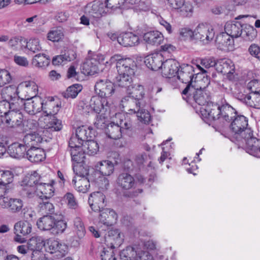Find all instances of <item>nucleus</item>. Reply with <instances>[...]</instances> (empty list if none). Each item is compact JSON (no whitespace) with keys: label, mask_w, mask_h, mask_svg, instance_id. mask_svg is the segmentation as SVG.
<instances>
[{"label":"nucleus","mask_w":260,"mask_h":260,"mask_svg":"<svg viewBox=\"0 0 260 260\" xmlns=\"http://www.w3.org/2000/svg\"><path fill=\"white\" fill-rule=\"evenodd\" d=\"M99 219L100 222L107 226H111L116 222L117 215L116 212L109 208L101 209Z\"/></svg>","instance_id":"b1692460"},{"label":"nucleus","mask_w":260,"mask_h":260,"mask_svg":"<svg viewBox=\"0 0 260 260\" xmlns=\"http://www.w3.org/2000/svg\"><path fill=\"white\" fill-rule=\"evenodd\" d=\"M105 3L109 13L117 9L125 8L124 0H105Z\"/></svg>","instance_id":"5fc2aeb1"},{"label":"nucleus","mask_w":260,"mask_h":260,"mask_svg":"<svg viewBox=\"0 0 260 260\" xmlns=\"http://www.w3.org/2000/svg\"><path fill=\"white\" fill-rule=\"evenodd\" d=\"M243 26L239 22H227L224 25L225 34L232 38H237L242 34Z\"/></svg>","instance_id":"c756f323"},{"label":"nucleus","mask_w":260,"mask_h":260,"mask_svg":"<svg viewBox=\"0 0 260 260\" xmlns=\"http://www.w3.org/2000/svg\"><path fill=\"white\" fill-rule=\"evenodd\" d=\"M76 135L79 138L80 141L85 142L89 139L93 138L95 136V133L90 127L82 125L77 128Z\"/></svg>","instance_id":"58836bf2"},{"label":"nucleus","mask_w":260,"mask_h":260,"mask_svg":"<svg viewBox=\"0 0 260 260\" xmlns=\"http://www.w3.org/2000/svg\"><path fill=\"white\" fill-rule=\"evenodd\" d=\"M55 219L51 215H45L41 217L37 222L38 228L42 231L52 230Z\"/></svg>","instance_id":"f704fd0d"},{"label":"nucleus","mask_w":260,"mask_h":260,"mask_svg":"<svg viewBox=\"0 0 260 260\" xmlns=\"http://www.w3.org/2000/svg\"><path fill=\"white\" fill-rule=\"evenodd\" d=\"M76 58V54L72 50L66 51L64 54L54 56L52 60V63L54 66L64 64L67 62L71 61Z\"/></svg>","instance_id":"473e14b6"},{"label":"nucleus","mask_w":260,"mask_h":260,"mask_svg":"<svg viewBox=\"0 0 260 260\" xmlns=\"http://www.w3.org/2000/svg\"><path fill=\"white\" fill-rule=\"evenodd\" d=\"M23 120V115L21 112L11 110L6 116L0 118L2 123L11 127L21 125Z\"/></svg>","instance_id":"6ab92c4d"},{"label":"nucleus","mask_w":260,"mask_h":260,"mask_svg":"<svg viewBox=\"0 0 260 260\" xmlns=\"http://www.w3.org/2000/svg\"><path fill=\"white\" fill-rule=\"evenodd\" d=\"M122 106L129 108V113H136L142 108H145L146 102L143 99H136L133 97L126 96L121 101Z\"/></svg>","instance_id":"412c9836"},{"label":"nucleus","mask_w":260,"mask_h":260,"mask_svg":"<svg viewBox=\"0 0 260 260\" xmlns=\"http://www.w3.org/2000/svg\"><path fill=\"white\" fill-rule=\"evenodd\" d=\"M82 72L87 75H93L98 71L97 63L90 58H87L82 66Z\"/></svg>","instance_id":"79ce46f5"},{"label":"nucleus","mask_w":260,"mask_h":260,"mask_svg":"<svg viewBox=\"0 0 260 260\" xmlns=\"http://www.w3.org/2000/svg\"><path fill=\"white\" fill-rule=\"evenodd\" d=\"M86 9L88 14L95 18H100L110 14L105 3L100 1H95L89 4Z\"/></svg>","instance_id":"ddd939ff"},{"label":"nucleus","mask_w":260,"mask_h":260,"mask_svg":"<svg viewBox=\"0 0 260 260\" xmlns=\"http://www.w3.org/2000/svg\"><path fill=\"white\" fill-rule=\"evenodd\" d=\"M116 183L118 187L123 190L135 188L137 185L135 178L128 172L120 173L117 178Z\"/></svg>","instance_id":"dca6fc26"},{"label":"nucleus","mask_w":260,"mask_h":260,"mask_svg":"<svg viewBox=\"0 0 260 260\" xmlns=\"http://www.w3.org/2000/svg\"><path fill=\"white\" fill-rule=\"evenodd\" d=\"M237 115L236 111L228 103L221 106V114L220 120L230 122L234 117V115Z\"/></svg>","instance_id":"e433bc0d"},{"label":"nucleus","mask_w":260,"mask_h":260,"mask_svg":"<svg viewBox=\"0 0 260 260\" xmlns=\"http://www.w3.org/2000/svg\"><path fill=\"white\" fill-rule=\"evenodd\" d=\"M215 69L224 75L232 74L234 72L235 67L231 59L222 58L217 60Z\"/></svg>","instance_id":"cd10ccee"},{"label":"nucleus","mask_w":260,"mask_h":260,"mask_svg":"<svg viewBox=\"0 0 260 260\" xmlns=\"http://www.w3.org/2000/svg\"><path fill=\"white\" fill-rule=\"evenodd\" d=\"M246 105L256 109H260V92L257 93H250L248 98Z\"/></svg>","instance_id":"13d9d810"},{"label":"nucleus","mask_w":260,"mask_h":260,"mask_svg":"<svg viewBox=\"0 0 260 260\" xmlns=\"http://www.w3.org/2000/svg\"><path fill=\"white\" fill-rule=\"evenodd\" d=\"M230 124V129L234 134L235 137L238 140L244 136V133L247 129L251 128L247 127L248 119L243 115H234Z\"/></svg>","instance_id":"423d86ee"},{"label":"nucleus","mask_w":260,"mask_h":260,"mask_svg":"<svg viewBox=\"0 0 260 260\" xmlns=\"http://www.w3.org/2000/svg\"><path fill=\"white\" fill-rule=\"evenodd\" d=\"M46 246L48 251L51 253L55 254L57 258L62 257L67 252V246L59 241L53 239H49L47 240Z\"/></svg>","instance_id":"a211bd4d"},{"label":"nucleus","mask_w":260,"mask_h":260,"mask_svg":"<svg viewBox=\"0 0 260 260\" xmlns=\"http://www.w3.org/2000/svg\"><path fill=\"white\" fill-rule=\"evenodd\" d=\"M105 196L100 191L91 193L88 198V204L94 212H99L106 206Z\"/></svg>","instance_id":"f3484780"},{"label":"nucleus","mask_w":260,"mask_h":260,"mask_svg":"<svg viewBox=\"0 0 260 260\" xmlns=\"http://www.w3.org/2000/svg\"><path fill=\"white\" fill-rule=\"evenodd\" d=\"M40 179L41 176L36 171H34L29 176L25 177L21 184L23 194L28 198H31L35 193L39 196L37 185Z\"/></svg>","instance_id":"20e7f679"},{"label":"nucleus","mask_w":260,"mask_h":260,"mask_svg":"<svg viewBox=\"0 0 260 260\" xmlns=\"http://www.w3.org/2000/svg\"><path fill=\"white\" fill-rule=\"evenodd\" d=\"M83 149L84 150V153H86L87 154L93 155L99 151V146L98 143L91 140V139H89L85 142V144L82 146Z\"/></svg>","instance_id":"49530a36"},{"label":"nucleus","mask_w":260,"mask_h":260,"mask_svg":"<svg viewBox=\"0 0 260 260\" xmlns=\"http://www.w3.org/2000/svg\"><path fill=\"white\" fill-rule=\"evenodd\" d=\"M111 61H116V68L118 73L134 75L137 68L134 60L130 58H122L116 55L111 57Z\"/></svg>","instance_id":"0eeeda50"},{"label":"nucleus","mask_w":260,"mask_h":260,"mask_svg":"<svg viewBox=\"0 0 260 260\" xmlns=\"http://www.w3.org/2000/svg\"><path fill=\"white\" fill-rule=\"evenodd\" d=\"M82 86L79 84H75L69 86L66 91L62 93L64 98L66 99L75 98L78 94L82 90Z\"/></svg>","instance_id":"3c124183"},{"label":"nucleus","mask_w":260,"mask_h":260,"mask_svg":"<svg viewBox=\"0 0 260 260\" xmlns=\"http://www.w3.org/2000/svg\"><path fill=\"white\" fill-rule=\"evenodd\" d=\"M64 199L70 208L75 209L78 207V202L72 193H67L64 196Z\"/></svg>","instance_id":"338daca9"},{"label":"nucleus","mask_w":260,"mask_h":260,"mask_svg":"<svg viewBox=\"0 0 260 260\" xmlns=\"http://www.w3.org/2000/svg\"><path fill=\"white\" fill-rule=\"evenodd\" d=\"M26 48L34 53L39 51L41 49L39 41L37 39L30 40L29 42L27 41Z\"/></svg>","instance_id":"774afa93"},{"label":"nucleus","mask_w":260,"mask_h":260,"mask_svg":"<svg viewBox=\"0 0 260 260\" xmlns=\"http://www.w3.org/2000/svg\"><path fill=\"white\" fill-rule=\"evenodd\" d=\"M42 100L39 96H34L25 101L24 109L29 114L35 115L42 109Z\"/></svg>","instance_id":"5701e85b"},{"label":"nucleus","mask_w":260,"mask_h":260,"mask_svg":"<svg viewBox=\"0 0 260 260\" xmlns=\"http://www.w3.org/2000/svg\"><path fill=\"white\" fill-rule=\"evenodd\" d=\"M0 206L11 213L17 214L22 212L24 203L20 198L7 197L0 199Z\"/></svg>","instance_id":"1a4fd4ad"},{"label":"nucleus","mask_w":260,"mask_h":260,"mask_svg":"<svg viewBox=\"0 0 260 260\" xmlns=\"http://www.w3.org/2000/svg\"><path fill=\"white\" fill-rule=\"evenodd\" d=\"M50 59L44 54H38L36 55L32 60V64L35 67L45 68L50 63Z\"/></svg>","instance_id":"c03bdc74"},{"label":"nucleus","mask_w":260,"mask_h":260,"mask_svg":"<svg viewBox=\"0 0 260 260\" xmlns=\"http://www.w3.org/2000/svg\"><path fill=\"white\" fill-rule=\"evenodd\" d=\"M8 102L10 104V107L11 111L19 112V110L24 107L25 101L22 98H20L17 94V95L11 99Z\"/></svg>","instance_id":"603ef678"},{"label":"nucleus","mask_w":260,"mask_h":260,"mask_svg":"<svg viewBox=\"0 0 260 260\" xmlns=\"http://www.w3.org/2000/svg\"><path fill=\"white\" fill-rule=\"evenodd\" d=\"M74 230L79 239L82 238L85 234L84 225L80 217H76L74 221Z\"/></svg>","instance_id":"6e6d98bb"},{"label":"nucleus","mask_w":260,"mask_h":260,"mask_svg":"<svg viewBox=\"0 0 260 260\" xmlns=\"http://www.w3.org/2000/svg\"><path fill=\"white\" fill-rule=\"evenodd\" d=\"M202 119L207 123H210L215 120H220L221 106L212 102L207 103L205 107L200 108Z\"/></svg>","instance_id":"39448f33"},{"label":"nucleus","mask_w":260,"mask_h":260,"mask_svg":"<svg viewBox=\"0 0 260 260\" xmlns=\"http://www.w3.org/2000/svg\"><path fill=\"white\" fill-rule=\"evenodd\" d=\"M117 119L116 123L113 122L107 125L106 134L110 139L117 140L122 136L124 129H130L132 126V122L128 116H125L122 113L116 114Z\"/></svg>","instance_id":"f257e3e1"},{"label":"nucleus","mask_w":260,"mask_h":260,"mask_svg":"<svg viewBox=\"0 0 260 260\" xmlns=\"http://www.w3.org/2000/svg\"><path fill=\"white\" fill-rule=\"evenodd\" d=\"M55 183L54 181H51V183H43L41 177L40 181L37 185V189L38 193H40L41 195L39 194L40 198H50L54 195V188L53 185Z\"/></svg>","instance_id":"bb28decb"},{"label":"nucleus","mask_w":260,"mask_h":260,"mask_svg":"<svg viewBox=\"0 0 260 260\" xmlns=\"http://www.w3.org/2000/svg\"><path fill=\"white\" fill-rule=\"evenodd\" d=\"M163 56L158 53H153L147 55L145 59V63L146 66L153 71H157L161 69Z\"/></svg>","instance_id":"393cba45"},{"label":"nucleus","mask_w":260,"mask_h":260,"mask_svg":"<svg viewBox=\"0 0 260 260\" xmlns=\"http://www.w3.org/2000/svg\"><path fill=\"white\" fill-rule=\"evenodd\" d=\"M32 230L31 224L27 220H20L14 224V233H20L22 236L29 234Z\"/></svg>","instance_id":"ea45409f"},{"label":"nucleus","mask_w":260,"mask_h":260,"mask_svg":"<svg viewBox=\"0 0 260 260\" xmlns=\"http://www.w3.org/2000/svg\"><path fill=\"white\" fill-rule=\"evenodd\" d=\"M138 119L144 123H149L151 119V116L149 112L145 109L144 108H141L136 113Z\"/></svg>","instance_id":"69168bd1"},{"label":"nucleus","mask_w":260,"mask_h":260,"mask_svg":"<svg viewBox=\"0 0 260 260\" xmlns=\"http://www.w3.org/2000/svg\"><path fill=\"white\" fill-rule=\"evenodd\" d=\"M143 39L148 44L157 46L162 42L164 36L158 31H150L144 34Z\"/></svg>","instance_id":"72a5a7b5"},{"label":"nucleus","mask_w":260,"mask_h":260,"mask_svg":"<svg viewBox=\"0 0 260 260\" xmlns=\"http://www.w3.org/2000/svg\"><path fill=\"white\" fill-rule=\"evenodd\" d=\"M92 112L100 114L107 110L109 107L108 102L107 100L102 99L100 96H93L89 101Z\"/></svg>","instance_id":"a878e982"},{"label":"nucleus","mask_w":260,"mask_h":260,"mask_svg":"<svg viewBox=\"0 0 260 260\" xmlns=\"http://www.w3.org/2000/svg\"><path fill=\"white\" fill-rule=\"evenodd\" d=\"M67 223L63 220H55L54 226L52 230V233L55 235L63 233L67 229Z\"/></svg>","instance_id":"e2e57ef3"},{"label":"nucleus","mask_w":260,"mask_h":260,"mask_svg":"<svg viewBox=\"0 0 260 260\" xmlns=\"http://www.w3.org/2000/svg\"><path fill=\"white\" fill-rule=\"evenodd\" d=\"M114 155V161L104 160L98 162L94 166L95 170L103 176H110L113 174L115 166L117 165L120 161L119 155L115 153Z\"/></svg>","instance_id":"9b49d317"},{"label":"nucleus","mask_w":260,"mask_h":260,"mask_svg":"<svg viewBox=\"0 0 260 260\" xmlns=\"http://www.w3.org/2000/svg\"><path fill=\"white\" fill-rule=\"evenodd\" d=\"M203 81L206 83V85L203 87L196 86L195 85L189 84L186 85V87L182 91V93L184 95H188L192 96L195 102L199 105L202 107H205L207 104L208 96L206 93L203 90V89L205 88L210 83V80L207 77H204Z\"/></svg>","instance_id":"7ed1b4c3"},{"label":"nucleus","mask_w":260,"mask_h":260,"mask_svg":"<svg viewBox=\"0 0 260 260\" xmlns=\"http://www.w3.org/2000/svg\"><path fill=\"white\" fill-rule=\"evenodd\" d=\"M179 64L176 60L173 59H167L164 62L161 68L162 76L171 78L177 75Z\"/></svg>","instance_id":"4be33fe9"},{"label":"nucleus","mask_w":260,"mask_h":260,"mask_svg":"<svg viewBox=\"0 0 260 260\" xmlns=\"http://www.w3.org/2000/svg\"><path fill=\"white\" fill-rule=\"evenodd\" d=\"M63 37L62 28L58 27L51 30L48 34V39L52 42H58Z\"/></svg>","instance_id":"4d7b16f0"},{"label":"nucleus","mask_w":260,"mask_h":260,"mask_svg":"<svg viewBox=\"0 0 260 260\" xmlns=\"http://www.w3.org/2000/svg\"><path fill=\"white\" fill-rule=\"evenodd\" d=\"M25 156L31 162H39L45 158V153L42 148L32 147L27 149Z\"/></svg>","instance_id":"c85d7f7f"},{"label":"nucleus","mask_w":260,"mask_h":260,"mask_svg":"<svg viewBox=\"0 0 260 260\" xmlns=\"http://www.w3.org/2000/svg\"><path fill=\"white\" fill-rule=\"evenodd\" d=\"M177 73V78L181 81L182 83L189 84H193V78L194 75L199 73H196L194 68L190 64H183L179 66Z\"/></svg>","instance_id":"f8f14e48"},{"label":"nucleus","mask_w":260,"mask_h":260,"mask_svg":"<svg viewBox=\"0 0 260 260\" xmlns=\"http://www.w3.org/2000/svg\"><path fill=\"white\" fill-rule=\"evenodd\" d=\"M90 187V183L89 180L87 177L84 176L80 178L78 182L77 185H76V189L80 192H86Z\"/></svg>","instance_id":"bf43d9fd"},{"label":"nucleus","mask_w":260,"mask_h":260,"mask_svg":"<svg viewBox=\"0 0 260 260\" xmlns=\"http://www.w3.org/2000/svg\"><path fill=\"white\" fill-rule=\"evenodd\" d=\"M8 45L14 50H22L26 48L27 40L21 36L14 37L9 40Z\"/></svg>","instance_id":"37998d69"},{"label":"nucleus","mask_w":260,"mask_h":260,"mask_svg":"<svg viewBox=\"0 0 260 260\" xmlns=\"http://www.w3.org/2000/svg\"><path fill=\"white\" fill-rule=\"evenodd\" d=\"M133 90H127V93L129 94L127 96L133 97L136 99H143L144 95L143 86L141 85H138L136 88H135L132 85L131 89Z\"/></svg>","instance_id":"052dcab7"},{"label":"nucleus","mask_w":260,"mask_h":260,"mask_svg":"<svg viewBox=\"0 0 260 260\" xmlns=\"http://www.w3.org/2000/svg\"><path fill=\"white\" fill-rule=\"evenodd\" d=\"M70 151L73 161L78 164L84 161L85 156L83 148H70Z\"/></svg>","instance_id":"8fccbe9b"},{"label":"nucleus","mask_w":260,"mask_h":260,"mask_svg":"<svg viewBox=\"0 0 260 260\" xmlns=\"http://www.w3.org/2000/svg\"><path fill=\"white\" fill-rule=\"evenodd\" d=\"M42 139L38 134H26L23 139V142L24 145L27 149L32 147H37L36 146L42 142Z\"/></svg>","instance_id":"a19ab883"},{"label":"nucleus","mask_w":260,"mask_h":260,"mask_svg":"<svg viewBox=\"0 0 260 260\" xmlns=\"http://www.w3.org/2000/svg\"><path fill=\"white\" fill-rule=\"evenodd\" d=\"M116 77L115 82L119 87L126 88V90H131L132 84V76L129 74L118 73Z\"/></svg>","instance_id":"4c0bfd02"},{"label":"nucleus","mask_w":260,"mask_h":260,"mask_svg":"<svg viewBox=\"0 0 260 260\" xmlns=\"http://www.w3.org/2000/svg\"><path fill=\"white\" fill-rule=\"evenodd\" d=\"M257 35L256 30L253 26L250 25L243 27L242 34L241 36L243 39L247 41H252Z\"/></svg>","instance_id":"864d4df0"},{"label":"nucleus","mask_w":260,"mask_h":260,"mask_svg":"<svg viewBox=\"0 0 260 260\" xmlns=\"http://www.w3.org/2000/svg\"><path fill=\"white\" fill-rule=\"evenodd\" d=\"M139 37L132 32L121 34L118 39V43L124 47H131L138 44Z\"/></svg>","instance_id":"2f4dec72"},{"label":"nucleus","mask_w":260,"mask_h":260,"mask_svg":"<svg viewBox=\"0 0 260 260\" xmlns=\"http://www.w3.org/2000/svg\"><path fill=\"white\" fill-rule=\"evenodd\" d=\"M50 198H40L38 205V210L39 213L44 215L52 214L54 212V207L49 199Z\"/></svg>","instance_id":"c9c22d12"},{"label":"nucleus","mask_w":260,"mask_h":260,"mask_svg":"<svg viewBox=\"0 0 260 260\" xmlns=\"http://www.w3.org/2000/svg\"><path fill=\"white\" fill-rule=\"evenodd\" d=\"M28 247L31 250H41L45 245V243L42 237L37 236L30 238L28 243Z\"/></svg>","instance_id":"de8ad7c7"},{"label":"nucleus","mask_w":260,"mask_h":260,"mask_svg":"<svg viewBox=\"0 0 260 260\" xmlns=\"http://www.w3.org/2000/svg\"><path fill=\"white\" fill-rule=\"evenodd\" d=\"M42 109L47 117L49 116H55L59 111V106L52 101L46 102L45 103L42 102Z\"/></svg>","instance_id":"a18cd8bd"},{"label":"nucleus","mask_w":260,"mask_h":260,"mask_svg":"<svg viewBox=\"0 0 260 260\" xmlns=\"http://www.w3.org/2000/svg\"><path fill=\"white\" fill-rule=\"evenodd\" d=\"M215 36V31L212 25L207 23L199 24L195 29V38L205 44L211 41Z\"/></svg>","instance_id":"6e6552de"},{"label":"nucleus","mask_w":260,"mask_h":260,"mask_svg":"<svg viewBox=\"0 0 260 260\" xmlns=\"http://www.w3.org/2000/svg\"><path fill=\"white\" fill-rule=\"evenodd\" d=\"M105 242L108 247H119L123 242V235L118 229H111L105 235Z\"/></svg>","instance_id":"2eb2a0df"},{"label":"nucleus","mask_w":260,"mask_h":260,"mask_svg":"<svg viewBox=\"0 0 260 260\" xmlns=\"http://www.w3.org/2000/svg\"><path fill=\"white\" fill-rule=\"evenodd\" d=\"M114 84L108 80L100 79L94 85L96 93L102 99L106 100L114 92Z\"/></svg>","instance_id":"9d476101"},{"label":"nucleus","mask_w":260,"mask_h":260,"mask_svg":"<svg viewBox=\"0 0 260 260\" xmlns=\"http://www.w3.org/2000/svg\"><path fill=\"white\" fill-rule=\"evenodd\" d=\"M18 94L17 90L12 86H7L4 88L2 91V95L4 100L10 101L14 96Z\"/></svg>","instance_id":"680f3d73"},{"label":"nucleus","mask_w":260,"mask_h":260,"mask_svg":"<svg viewBox=\"0 0 260 260\" xmlns=\"http://www.w3.org/2000/svg\"><path fill=\"white\" fill-rule=\"evenodd\" d=\"M125 8H134L139 11H146L149 9V7L145 6L141 0H124Z\"/></svg>","instance_id":"09e8293b"},{"label":"nucleus","mask_w":260,"mask_h":260,"mask_svg":"<svg viewBox=\"0 0 260 260\" xmlns=\"http://www.w3.org/2000/svg\"><path fill=\"white\" fill-rule=\"evenodd\" d=\"M217 47L218 49L228 52L234 49V41L233 38L224 32H221L217 36L215 40Z\"/></svg>","instance_id":"aec40b11"},{"label":"nucleus","mask_w":260,"mask_h":260,"mask_svg":"<svg viewBox=\"0 0 260 260\" xmlns=\"http://www.w3.org/2000/svg\"><path fill=\"white\" fill-rule=\"evenodd\" d=\"M243 134L244 136L237 140L239 147L251 155L258 156L260 153V139L253 135L251 129H246Z\"/></svg>","instance_id":"f03ea898"},{"label":"nucleus","mask_w":260,"mask_h":260,"mask_svg":"<svg viewBox=\"0 0 260 260\" xmlns=\"http://www.w3.org/2000/svg\"><path fill=\"white\" fill-rule=\"evenodd\" d=\"M26 150L23 144L14 143L8 147V152L12 157L20 158L25 157Z\"/></svg>","instance_id":"7c9ffc66"},{"label":"nucleus","mask_w":260,"mask_h":260,"mask_svg":"<svg viewBox=\"0 0 260 260\" xmlns=\"http://www.w3.org/2000/svg\"><path fill=\"white\" fill-rule=\"evenodd\" d=\"M40 126L44 129L43 133L45 136L48 132L52 133L60 131L62 128V122L55 116H51L44 118V123L40 121Z\"/></svg>","instance_id":"4468645a"},{"label":"nucleus","mask_w":260,"mask_h":260,"mask_svg":"<svg viewBox=\"0 0 260 260\" xmlns=\"http://www.w3.org/2000/svg\"><path fill=\"white\" fill-rule=\"evenodd\" d=\"M14 175L10 171H0V182L9 186V184L12 182Z\"/></svg>","instance_id":"0e129e2a"}]
</instances>
